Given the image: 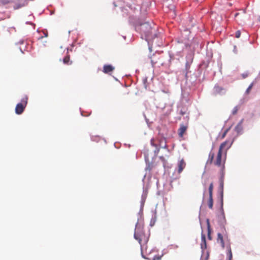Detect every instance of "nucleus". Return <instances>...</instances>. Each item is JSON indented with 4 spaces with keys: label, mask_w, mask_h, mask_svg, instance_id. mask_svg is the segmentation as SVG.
<instances>
[{
    "label": "nucleus",
    "mask_w": 260,
    "mask_h": 260,
    "mask_svg": "<svg viewBox=\"0 0 260 260\" xmlns=\"http://www.w3.org/2000/svg\"><path fill=\"white\" fill-rule=\"evenodd\" d=\"M234 141V138L226 140L222 143L219 148L218 153L215 159L214 153L210 151L206 164L207 165L213 164L218 167L220 170L221 177L224 175L225 163L226 161L227 151L231 148Z\"/></svg>",
    "instance_id": "1"
},
{
    "label": "nucleus",
    "mask_w": 260,
    "mask_h": 260,
    "mask_svg": "<svg viewBox=\"0 0 260 260\" xmlns=\"http://www.w3.org/2000/svg\"><path fill=\"white\" fill-rule=\"evenodd\" d=\"M134 237L141 247L146 244L149 240V235L145 233L143 226L140 224L136 225Z\"/></svg>",
    "instance_id": "2"
},
{
    "label": "nucleus",
    "mask_w": 260,
    "mask_h": 260,
    "mask_svg": "<svg viewBox=\"0 0 260 260\" xmlns=\"http://www.w3.org/2000/svg\"><path fill=\"white\" fill-rule=\"evenodd\" d=\"M139 29L141 34L145 36L146 40H151L153 38L152 35V28L148 22L141 24Z\"/></svg>",
    "instance_id": "3"
},
{
    "label": "nucleus",
    "mask_w": 260,
    "mask_h": 260,
    "mask_svg": "<svg viewBox=\"0 0 260 260\" xmlns=\"http://www.w3.org/2000/svg\"><path fill=\"white\" fill-rule=\"evenodd\" d=\"M151 144L156 148L155 153H158L160 148H166L167 146L165 140L161 139L160 140L151 139Z\"/></svg>",
    "instance_id": "4"
},
{
    "label": "nucleus",
    "mask_w": 260,
    "mask_h": 260,
    "mask_svg": "<svg viewBox=\"0 0 260 260\" xmlns=\"http://www.w3.org/2000/svg\"><path fill=\"white\" fill-rule=\"evenodd\" d=\"M28 98L24 96L21 99V102L17 104L15 107V113L17 114H21L23 113L27 103Z\"/></svg>",
    "instance_id": "5"
},
{
    "label": "nucleus",
    "mask_w": 260,
    "mask_h": 260,
    "mask_svg": "<svg viewBox=\"0 0 260 260\" xmlns=\"http://www.w3.org/2000/svg\"><path fill=\"white\" fill-rule=\"evenodd\" d=\"M217 242L220 244L223 248H224L225 243L228 244L229 246L230 245V240L226 233H218L217 234Z\"/></svg>",
    "instance_id": "6"
},
{
    "label": "nucleus",
    "mask_w": 260,
    "mask_h": 260,
    "mask_svg": "<svg viewBox=\"0 0 260 260\" xmlns=\"http://www.w3.org/2000/svg\"><path fill=\"white\" fill-rule=\"evenodd\" d=\"M213 183L211 182L210 184L209 187V198L208 200V207L210 209H212L213 206Z\"/></svg>",
    "instance_id": "7"
},
{
    "label": "nucleus",
    "mask_w": 260,
    "mask_h": 260,
    "mask_svg": "<svg viewBox=\"0 0 260 260\" xmlns=\"http://www.w3.org/2000/svg\"><path fill=\"white\" fill-rule=\"evenodd\" d=\"M188 128V125L186 124H180V128L178 130V134L180 137H183L184 134L186 132L187 129Z\"/></svg>",
    "instance_id": "8"
},
{
    "label": "nucleus",
    "mask_w": 260,
    "mask_h": 260,
    "mask_svg": "<svg viewBox=\"0 0 260 260\" xmlns=\"http://www.w3.org/2000/svg\"><path fill=\"white\" fill-rule=\"evenodd\" d=\"M115 68L111 64H105L103 67V72L105 74H111Z\"/></svg>",
    "instance_id": "9"
},
{
    "label": "nucleus",
    "mask_w": 260,
    "mask_h": 260,
    "mask_svg": "<svg viewBox=\"0 0 260 260\" xmlns=\"http://www.w3.org/2000/svg\"><path fill=\"white\" fill-rule=\"evenodd\" d=\"M186 166V163L183 160V159H181L180 160L178 163V173H181L183 169L185 168Z\"/></svg>",
    "instance_id": "10"
},
{
    "label": "nucleus",
    "mask_w": 260,
    "mask_h": 260,
    "mask_svg": "<svg viewBox=\"0 0 260 260\" xmlns=\"http://www.w3.org/2000/svg\"><path fill=\"white\" fill-rule=\"evenodd\" d=\"M207 230H208V238L209 240H211L212 239V237L211 236V227H210V222H209V219H207Z\"/></svg>",
    "instance_id": "11"
},
{
    "label": "nucleus",
    "mask_w": 260,
    "mask_h": 260,
    "mask_svg": "<svg viewBox=\"0 0 260 260\" xmlns=\"http://www.w3.org/2000/svg\"><path fill=\"white\" fill-rule=\"evenodd\" d=\"M207 247L206 245V237L204 234H202V244H201V248L202 249H206Z\"/></svg>",
    "instance_id": "12"
},
{
    "label": "nucleus",
    "mask_w": 260,
    "mask_h": 260,
    "mask_svg": "<svg viewBox=\"0 0 260 260\" xmlns=\"http://www.w3.org/2000/svg\"><path fill=\"white\" fill-rule=\"evenodd\" d=\"M63 62L68 65H70L72 63V61L70 60V58L69 55L66 56L63 59Z\"/></svg>",
    "instance_id": "13"
},
{
    "label": "nucleus",
    "mask_w": 260,
    "mask_h": 260,
    "mask_svg": "<svg viewBox=\"0 0 260 260\" xmlns=\"http://www.w3.org/2000/svg\"><path fill=\"white\" fill-rule=\"evenodd\" d=\"M228 248V257H229V260H232L233 255H232V250H231L230 246L229 245Z\"/></svg>",
    "instance_id": "14"
},
{
    "label": "nucleus",
    "mask_w": 260,
    "mask_h": 260,
    "mask_svg": "<svg viewBox=\"0 0 260 260\" xmlns=\"http://www.w3.org/2000/svg\"><path fill=\"white\" fill-rule=\"evenodd\" d=\"M242 129L241 124L239 123L236 127L235 131L238 133H240Z\"/></svg>",
    "instance_id": "15"
},
{
    "label": "nucleus",
    "mask_w": 260,
    "mask_h": 260,
    "mask_svg": "<svg viewBox=\"0 0 260 260\" xmlns=\"http://www.w3.org/2000/svg\"><path fill=\"white\" fill-rule=\"evenodd\" d=\"M214 90L216 92L220 93L223 90V88L217 86L214 87Z\"/></svg>",
    "instance_id": "16"
},
{
    "label": "nucleus",
    "mask_w": 260,
    "mask_h": 260,
    "mask_svg": "<svg viewBox=\"0 0 260 260\" xmlns=\"http://www.w3.org/2000/svg\"><path fill=\"white\" fill-rule=\"evenodd\" d=\"M253 86V83H251L250 84V85L248 86V87L247 88V89H246V93L247 94H249L251 89H252V87Z\"/></svg>",
    "instance_id": "17"
},
{
    "label": "nucleus",
    "mask_w": 260,
    "mask_h": 260,
    "mask_svg": "<svg viewBox=\"0 0 260 260\" xmlns=\"http://www.w3.org/2000/svg\"><path fill=\"white\" fill-rule=\"evenodd\" d=\"M229 131V129L228 128L226 129L224 132V133L222 134L221 136V139H223L225 138V137L226 136V134H227V133L228 132V131Z\"/></svg>",
    "instance_id": "18"
},
{
    "label": "nucleus",
    "mask_w": 260,
    "mask_h": 260,
    "mask_svg": "<svg viewBox=\"0 0 260 260\" xmlns=\"http://www.w3.org/2000/svg\"><path fill=\"white\" fill-rule=\"evenodd\" d=\"M240 35H241V32L240 30H238L236 32V34H235V37L237 38H239L240 37Z\"/></svg>",
    "instance_id": "19"
},
{
    "label": "nucleus",
    "mask_w": 260,
    "mask_h": 260,
    "mask_svg": "<svg viewBox=\"0 0 260 260\" xmlns=\"http://www.w3.org/2000/svg\"><path fill=\"white\" fill-rule=\"evenodd\" d=\"M238 110V107H235L234 108L233 110V112H232L233 114L234 115L236 114L237 113V112Z\"/></svg>",
    "instance_id": "20"
},
{
    "label": "nucleus",
    "mask_w": 260,
    "mask_h": 260,
    "mask_svg": "<svg viewBox=\"0 0 260 260\" xmlns=\"http://www.w3.org/2000/svg\"><path fill=\"white\" fill-rule=\"evenodd\" d=\"M161 256H154L152 260H160V258H161Z\"/></svg>",
    "instance_id": "21"
},
{
    "label": "nucleus",
    "mask_w": 260,
    "mask_h": 260,
    "mask_svg": "<svg viewBox=\"0 0 260 260\" xmlns=\"http://www.w3.org/2000/svg\"><path fill=\"white\" fill-rule=\"evenodd\" d=\"M186 112L185 111H183L182 110H181L180 111V114L182 115H183L184 114H185Z\"/></svg>",
    "instance_id": "22"
},
{
    "label": "nucleus",
    "mask_w": 260,
    "mask_h": 260,
    "mask_svg": "<svg viewBox=\"0 0 260 260\" xmlns=\"http://www.w3.org/2000/svg\"><path fill=\"white\" fill-rule=\"evenodd\" d=\"M247 76H248V75H247V74H243V75H242V76H243V78H245L246 77H247Z\"/></svg>",
    "instance_id": "23"
},
{
    "label": "nucleus",
    "mask_w": 260,
    "mask_h": 260,
    "mask_svg": "<svg viewBox=\"0 0 260 260\" xmlns=\"http://www.w3.org/2000/svg\"><path fill=\"white\" fill-rule=\"evenodd\" d=\"M238 14H239V13H236V14H235V17H237V16L238 15Z\"/></svg>",
    "instance_id": "24"
},
{
    "label": "nucleus",
    "mask_w": 260,
    "mask_h": 260,
    "mask_svg": "<svg viewBox=\"0 0 260 260\" xmlns=\"http://www.w3.org/2000/svg\"><path fill=\"white\" fill-rule=\"evenodd\" d=\"M43 37V36H42V37H39V38H38V39H41V38H42Z\"/></svg>",
    "instance_id": "25"
},
{
    "label": "nucleus",
    "mask_w": 260,
    "mask_h": 260,
    "mask_svg": "<svg viewBox=\"0 0 260 260\" xmlns=\"http://www.w3.org/2000/svg\"><path fill=\"white\" fill-rule=\"evenodd\" d=\"M44 34L45 35L46 37L47 36V35H46L44 32Z\"/></svg>",
    "instance_id": "26"
},
{
    "label": "nucleus",
    "mask_w": 260,
    "mask_h": 260,
    "mask_svg": "<svg viewBox=\"0 0 260 260\" xmlns=\"http://www.w3.org/2000/svg\"><path fill=\"white\" fill-rule=\"evenodd\" d=\"M259 21H260V17H259Z\"/></svg>",
    "instance_id": "27"
}]
</instances>
